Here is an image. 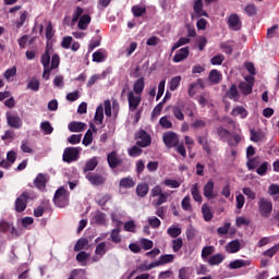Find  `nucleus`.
Here are the masks:
<instances>
[{"label":"nucleus","instance_id":"6ab92c4d","mask_svg":"<svg viewBox=\"0 0 279 279\" xmlns=\"http://www.w3.org/2000/svg\"><path fill=\"white\" fill-rule=\"evenodd\" d=\"M99 165V157H93L89 160L86 161L83 173H88L89 171H95L97 169V166Z\"/></svg>","mask_w":279,"mask_h":279},{"label":"nucleus","instance_id":"69168bd1","mask_svg":"<svg viewBox=\"0 0 279 279\" xmlns=\"http://www.w3.org/2000/svg\"><path fill=\"white\" fill-rule=\"evenodd\" d=\"M90 143H93V131L88 130L83 138V145H85V147H88Z\"/></svg>","mask_w":279,"mask_h":279},{"label":"nucleus","instance_id":"39448f33","mask_svg":"<svg viewBox=\"0 0 279 279\" xmlns=\"http://www.w3.org/2000/svg\"><path fill=\"white\" fill-rule=\"evenodd\" d=\"M51 51H53V48L47 46L40 60L44 66V75H48V76L51 74V69H49V64L51 63ZM48 76L46 77V80H49Z\"/></svg>","mask_w":279,"mask_h":279},{"label":"nucleus","instance_id":"dca6fc26","mask_svg":"<svg viewBox=\"0 0 279 279\" xmlns=\"http://www.w3.org/2000/svg\"><path fill=\"white\" fill-rule=\"evenodd\" d=\"M189 53H191V51L189 50V47H184L179 49L174 57L172 58V62H182L183 60H186V58H189Z\"/></svg>","mask_w":279,"mask_h":279},{"label":"nucleus","instance_id":"473e14b6","mask_svg":"<svg viewBox=\"0 0 279 279\" xmlns=\"http://www.w3.org/2000/svg\"><path fill=\"white\" fill-rule=\"evenodd\" d=\"M94 223L97 226H105L106 225V215L102 211H96L93 217Z\"/></svg>","mask_w":279,"mask_h":279},{"label":"nucleus","instance_id":"774afa93","mask_svg":"<svg viewBox=\"0 0 279 279\" xmlns=\"http://www.w3.org/2000/svg\"><path fill=\"white\" fill-rule=\"evenodd\" d=\"M179 279H191L187 267H183L179 270Z\"/></svg>","mask_w":279,"mask_h":279},{"label":"nucleus","instance_id":"423d86ee","mask_svg":"<svg viewBox=\"0 0 279 279\" xmlns=\"http://www.w3.org/2000/svg\"><path fill=\"white\" fill-rule=\"evenodd\" d=\"M32 199L29 192L24 191L16 199H15V211L24 213L27 208V202Z\"/></svg>","mask_w":279,"mask_h":279},{"label":"nucleus","instance_id":"8fccbe9b","mask_svg":"<svg viewBox=\"0 0 279 279\" xmlns=\"http://www.w3.org/2000/svg\"><path fill=\"white\" fill-rule=\"evenodd\" d=\"M223 60H226L223 54H216L210 59V62L214 66H221V64H223Z\"/></svg>","mask_w":279,"mask_h":279},{"label":"nucleus","instance_id":"1a4fd4ad","mask_svg":"<svg viewBox=\"0 0 279 279\" xmlns=\"http://www.w3.org/2000/svg\"><path fill=\"white\" fill-rule=\"evenodd\" d=\"M80 158V148L77 147H68L63 151V162H75Z\"/></svg>","mask_w":279,"mask_h":279},{"label":"nucleus","instance_id":"a211bd4d","mask_svg":"<svg viewBox=\"0 0 279 279\" xmlns=\"http://www.w3.org/2000/svg\"><path fill=\"white\" fill-rule=\"evenodd\" d=\"M226 260V255L223 253H217L211 255L208 259L207 263L210 265V267H215L218 265H221Z\"/></svg>","mask_w":279,"mask_h":279},{"label":"nucleus","instance_id":"393cba45","mask_svg":"<svg viewBox=\"0 0 279 279\" xmlns=\"http://www.w3.org/2000/svg\"><path fill=\"white\" fill-rule=\"evenodd\" d=\"M119 186L121 189H134L136 186V182L132 177L122 178L119 182Z\"/></svg>","mask_w":279,"mask_h":279},{"label":"nucleus","instance_id":"2eb2a0df","mask_svg":"<svg viewBox=\"0 0 279 279\" xmlns=\"http://www.w3.org/2000/svg\"><path fill=\"white\" fill-rule=\"evenodd\" d=\"M34 185L38 191H46L47 189V175L44 173H38L34 180Z\"/></svg>","mask_w":279,"mask_h":279},{"label":"nucleus","instance_id":"052dcab7","mask_svg":"<svg viewBox=\"0 0 279 279\" xmlns=\"http://www.w3.org/2000/svg\"><path fill=\"white\" fill-rule=\"evenodd\" d=\"M121 232V230H119V228L113 229L111 231V241L112 243H121V235L119 234Z\"/></svg>","mask_w":279,"mask_h":279},{"label":"nucleus","instance_id":"e433bc0d","mask_svg":"<svg viewBox=\"0 0 279 279\" xmlns=\"http://www.w3.org/2000/svg\"><path fill=\"white\" fill-rule=\"evenodd\" d=\"M95 122L101 125L104 123V105H99L95 112Z\"/></svg>","mask_w":279,"mask_h":279},{"label":"nucleus","instance_id":"bb28decb","mask_svg":"<svg viewBox=\"0 0 279 279\" xmlns=\"http://www.w3.org/2000/svg\"><path fill=\"white\" fill-rule=\"evenodd\" d=\"M68 128L70 132H84L86 123L73 121L69 123Z\"/></svg>","mask_w":279,"mask_h":279},{"label":"nucleus","instance_id":"0eeeda50","mask_svg":"<svg viewBox=\"0 0 279 279\" xmlns=\"http://www.w3.org/2000/svg\"><path fill=\"white\" fill-rule=\"evenodd\" d=\"M85 178L93 186H104L107 180L105 174L98 172H88Z\"/></svg>","mask_w":279,"mask_h":279},{"label":"nucleus","instance_id":"a19ab883","mask_svg":"<svg viewBox=\"0 0 279 279\" xmlns=\"http://www.w3.org/2000/svg\"><path fill=\"white\" fill-rule=\"evenodd\" d=\"M213 254H215V246L207 245V246L203 247L201 256H202L203 260H206V258H208V256H213Z\"/></svg>","mask_w":279,"mask_h":279},{"label":"nucleus","instance_id":"49530a36","mask_svg":"<svg viewBox=\"0 0 279 279\" xmlns=\"http://www.w3.org/2000/svg\"><path fill=\"white\" fill-rule=\"evenodd\" d=\"M181 206L183 210L191 213V210H193V206L191 205V196H185L181 202Z\"/></svg>","mask_w":279,"mask_h":279},{"label":"nucleus","instance_id":"0e129e2a","mask_svg":"<svg viewBox=\"0 0 279 279\" xmlns=\"http://www.w3.org/2000/svg\"><path fill=\"white\" fill-rule=\"evenodd\" d=\"M184 245V242L182 241V239H175L172 241V250L173 252H180V250H182V246Z\"/></svg>","mask_w":279,"mask_h":279},{"label":"nucleus","instance_id":"4c0bfd02","mask_svg":"<svg viewBox=\"0 0 279 279\" xmlns=\"http://www.w3.org/2000/svg\"><path fill=\"white\" fill-rule=\"evenodd\" d=\"M173 260H175V255L173 254L161 255L158 259L159 267L169 263H173Z\"/></svg>","mask_w":279,"mask_h":279},{"label":"nucleus","instance_id":"4d7b16f0","mask_svg":"<svg viewBox=\"0 0 279 279\" xmlns=\"http://www.w3.org/2000/svg\"><path fill=\"white\" fill-rule=\"evenodd\" d=\"M95 254L97 256H105V254H106V242H100L99 244H97L96 250H95Z\"/></svg>","mask_w":279,"mask_h":279},{"label":"nucleus","instance_id":"4be33fe9","mask_svg":"<svg viewBox=\"0 0 279 279\" xmlns=\"http://www.w3.org/2000/svg\"><path fill=\"white\" fill-rule=\"evenodd\" d=\"M149 193V184L147 182L138 183L136 186V195L137 197H147Z\"/></svg>","mask_w":279,"mask_h":279},{"label":"nucleus","instance_id":"7c9ffc66","mask_svg":"<svg viewBox=\"0 0 279 279\" xmlns=\"http://www.w3.org/2000/svg\"><path fill=\"white\" fill-rule=\"evenodd\" d=\"M260 165V157L256 156V157H251L248 158L247 162H246V167L248 169V171H254V169H256V167H258Z\"/></svg>","mask_w":279,"mask_h":279},{"label":"nucleus","instance_id":"603ef678","mask_svg":"<svg viewBox=\"0 0 279 279\" xmlns=\"http://www.w3.org/2000/svg\"><path fill=\"white\" fill-rule=\"evenodd\" d=\"M167 233L169 234V236H171L172 239H178V236H180V234H182V229L178 228V227H172L169 228Z\"/></svg>","mask_w":279,"mask_h":279},{"label":"nucleus","instance_id":"864d4df0","mask_svg":"<svg viewBox=\"0 0 279 279\" xmlns=\"http://www.w3.org/2000/svg\"><path fill=\"white\" fill-rule=\"evenodd\" d=\"M165 108V99L160 101L151 111V117H160V112H162V109Z\"/></svg>","mask_w":279,"mask_h":279},{"label":"nucleus","instance_id":"f704fd0d","mask_svg":"<svg viewBox=\"0 0 279 279\" xmlns=\"http://www.w3.org/2000/svg\"><path fill=\"white\" fill-rule=\"evenodd\" d=\"M27 88L34 93H38V90H40V81L36 77H32L27 84Z\"/></svg>","mask_w":279,"mask_h":279},{"label":"nucleus","instance_id":"bf43d9fd","mask_svg":"<svg viewBox=\"0 0 279 279\" xmlns=\"http://www.w3.org/2000/svg\"><path fill=\"white\" fill-rule=\"evenodd\" d=\"M242 193H244L245 196H247V199L251 202H254L256 199V192L252 191L250 187H244L242 190Z\"/></svg>","mask_w":279,"mask_h":279},{"label":"nucleus","instance_id":"f257e3e1","mask_svg":"<svg viewBox=\"0 0 279 279\" xmlns=\"http://www.w3.org/2000/svg\"><path fill=\"white\" fill-rule=\"evenodd\" d=\"M220 141H227L229 147H238L239 143L243 140L240 134H232L228 129L218 126L216 130Z\"/></svg>","mask_w":279,"mask_h":279},{"label":"nucleus","instance_id":"c756f323","mask_svg":"<svg viewBox=\"0 0 279 279\" xmlns=\"http://www.w3.org/2000/svg\"><path fill=\"white\" fill-rule=\"evenodd\" d=\"M248 265H251V263L245 259H235L229 264V267L231 269H241V267H248Z\"/></svg>","mask_w":279,"mask_h":279},{"label":"nucleus","instance_id":"c9c22d12","mask_svg":"<svg viewBox=\"0 0 279 279\" xmlns=\"http://www.w3.org/2000/svg\"><path fill=\"white\" fill-rule=\"evenodd\" d=\"M232 117H241V119L247 118V110L244 107H235L231 111Z\"/></svg>","mask_w":279,"mask_h":279},{"label":"nucleus","instance_id":"338daca9","mask_svg":"<svg viewBox=\"0 0 279 279\" xmlns=\"http://www.w3.org/2000/svg\"><path fill=\"white\" fill-rule=\"evenodd\" d=\"M15 75H16V66H13V68H11V69H8V70L4 72V74H3L4 78H5L8 82H10V78H11V77H15Z\"/></svg>","mask_w":279,"mask_h":279},{"label":"nucleus","instance_id":"13d9d810","mask_svg":"<svg viewBox=\"0 0 279 279\" xmlns=\"http://www.w3.org/2000/svg\"><path fill=\"white\" fill-rule=\"evenodd\" d=\"M220 49L221 51H223V53H227L228 56H231L232 51L234 50L232 45H230L229 43H221Z\"/></svg>","mask_w":279,"mask_h":279},{"label":"nucleus","instance_id":"6e6552de","mask_svg":"<svg viewBox=\"0 0 279 279\" xmlns=\"http://www.w3.org/2000/svg\"><path fill=\"white\" fill-rule=\"evenodd\" d=\"M135 140L138 147H149L151 145V136L145 130H140L135 134Z\"/></svg>","mask_w":279,"mask_h":279},{"label":"nucleus","instance_id":"37998d69","mask_svg":"<svg viewBox=\"0 0 279 279\" xmlns=\"http://www.w3.org/2000/svg\"><path fill=\"white\" fill-rule=\"evenodd\" d=\"M239 88L242 95H252V88H254V86L246 84L245 82H240Z\"/></svg>","mask_w":279,"mask_h":279},{"label":"nucleus","instance_id":"f8f14e48","mask_svg":"<svg viewBox=\"0 0 279 279\" xmlns=\"http://www.w3.org/2000/svg\"><path fill=\"white\" fill-rule=\"evenodd\" d=\"M7 123L10 128H13L14 130H21L23 128V120H21V117L13 116L11 113H7Z\"/></svg>","mask_w":279,"mask_h":279},{"label":"nucleus","instance_id":"ea45409f","mask_svg":"<svg viewBox=\"0 0 279 279\" xmlns=\"http://www.w3.org/2000/svg\"><path fill=\"white\" fill-rule=\"evenodd\" d=\"M264 136L265 134L263 133V131L251 130V141L253 143H260Z\"/></svg>","mask_w":279,"mask_h":279},{"label":"nucleus","instance_id":"9b49d317","mask_svg":"<svg viewBox=\"0 0 279 279\" xmlns=\"http://www.w3.org/2000/svg\"><path fill=\"white\" fill-rule=\"evenodd\" d=\"M107 162L110 169H117V167L123 165V159L119 157V154L116 150H113L107 155Z\"/></svg>","mask_w":279,"mask_h":279},{"label":"nucleus","instance_id":"de8ad7c7","mask_svg":"<svg viewBox=\"0 0 279 279\" xmlns=\"http://www.w3.org/2000/svg\"><path fill=\"white\" fill-rule=\"evenodd\" d=\"M180 82H182V76H174L171 78L170 81V90H178L179 86H180Z\"/></svg>","mask_w":279,"mask_h":279},{"label":"nucleus","instance_id":"5fc2aeb1","mask_svg":"<svg viewBox=\"0 0 279 279\" xmlns=\"http://www.w3.org/2000/svg\"><path fill=\"white\" fill-rule=\"evenodd\" d=\"M82 14H84V9L82 7H76L73 17H72V23H77L82 19Z\"/></svg>","mask_w":279,"mask_h":279},{"label":"nucleus","instance_id":"6e6d98bb","mask_svg":"<svg viewBox=\"0 0 279 279\" xmlns=\"http://www.w3.org/2000/svg\"><path fill=\"white\" fill-rule=\"evenodd\" d=\"M40 128L45 134H52L53 133V126H51V123L49 121L41 122Z\"/></svg>","mask_w":279,"mask_h":279},{"label":"nucleus","instance_id":"b1692460","mask_svg":"<svg viewBox=\"0 0 279 279\" xmlns=\"http://www.w3.org/2000/svg\"><path fill=\"white\" fill-rule=\"evenodd\" d=\"M134 95H143L145 90V77H140L133 85Z\"/></svg>","mask_w":279,"mask_h":279},{"label":"nucleus","instance_id":"c85d7f7f","mask_svg":"<svg viewBox=\"0 0 279 279\" xmlns=\"http://www.w3.org/2000/svg\"><path fill=\"white\" fill-rule=\"evenodd\" d=\"M225 97H227V99H232L233 101H239V89L234 84L226 92Z\"/></svg>","mask_w":279,"mask_h":279},{"label":"nucleus","instance_id":"aec40b11","mask_svg":"<svg viewBox=\"0 0 279 279\" xmlns=\"http://www.w3.org/2000/svg\"><path fill=\"white\" fill-rule=\"evenodd\" d=\"M241 251V242L239 240H233L226 245L227 254H236Z\"/></svg>","mask_w":279,"mask_h":279},{"label":"nucleus","instance_id":"09e8293b","mask_svg":"<svg viewBox=\"0 0 279 279\" xmlns=\"http://www.w3.org/2000/svg\"><path fill=\"white\" fill-rule=\"evenodd\" d=\"M167 199H169V193H160V195L158 196V199L155 202V206L156 207H160L162 206V204H167Z\"/></svg>","mask_w":279,"mask_h":279},{"label":"nucleus","instance_id":"58836bf2","mask_svg":"<svg viewBox=\"0 0 279 279\" xmlns=\"http://www.w3.org/2000/svg\"><path fill=\"white\" fill-rule=\"evenodd\" d=\"M132 13H133V16H135V19H138V17L143 16V14L147 13V9L145 7H141V5H133Z\"/></svg>","mask_w":279,"mask_h":279},{"label":"nucleus","instance_id":"72a5a7b5","mask_svg":"<svg viewBox=\"0 0 279 279\" xmlns=\"http://www.w3.org/2000/svg\"><path fill=\"white\" fill-rule=\"evenodd\" d=\"M208 78L213 84H219L221 82V72L219 70H211Z\"/></svg>","mask_w":279,"mask_h":279},{"label":"nucleus","instance_id":"680f3d73","mask_svg":"<svg viewBox=\"0 0 279 279\" xmlns=\"http://www.w3.org/2000/svg\"><path fill=\"white\" fill-rule=\"evenodd\" d=\"M141 154H143V149L141 147L137 146H133L130 150H129V156H131V158H136L137 156H141Z\"/></svg>","mask_w":279,"mask_h":279},{"label":"nucleus","instance_id":"79ce46f5","mask_svg":"<svg viewBox=\"0 0 279 279\" xmlns=\"http://www.w3.org/2000/svg\"><path fill=\"white\" fill-rule=\"evenodd\" d=\"M159 125H161L163 130H171V128H173V122L169 120V117L163 116L159 119Z\"/></svg>","mask_w":279,"mask_h":279},{"label":"nucleus","instance_id":"cd10ccee","mask_svg":"<svg viewBox=\"0 0 279 279\" xmlns=\"http://www.w3.org/2000/svg\"><path fill=\"white\" fill-rule=\"evenodd\" d=\"M90 21H92L90 15L88 14L82 15L77 24L78 29H83V31L88 29V25H90Z\"/></svg>","mask_w":279,"mask_h":279},{"label":"nucleus","instance_id":"f3484780","mask_svg":"<svg viewBox=\"0 0 279 279\" xmlns=\"http://www.w3.org/2000/svg\"><path fill=\"white\" fill-rule=\"evenodd\" d=\"M228 25L234 32H239L241 29V17L236 13L231 14L228 19Z\"/></svg>","mask_w":279,"mask_h":279},{"label":"nucleus","instance_id":"5701e85b","mask_svg":"<svg viewBox=\"0 0 279 279\" xmlns=\"http://www.w3.org/2000/svg\"><path fill=\"white\" fill-rule=\"evenodd\" d=\"M193 10L198 16H208V13L204 10V0H196Z\"/></svg>","mask_w":279,"mask_h":279},{"label":"nucleus","instance_id":"3c124183","mask_svg":"<svg viewBox=\"0 0 279 279\" xmlns=\"http://www.w3.org/2000/svg\"><path fill=\"white\" fill-rule=\"evenodd\" d=\"M104 60H106L104 50L99 49L93 53V62H104Z\"/></svg>","mask_w":279,"mask_h":279},{"label":"nucleus","instance_id":"f03ea898","mask_svg":"<svg viewBox=\"0 0 279 279\" xmlns=\"http://www.w3.org/2000/svg\"><path fill=\"white\" fill-rule=\"evenodd\" d=\"M257 206L260 217H264V219H269V217H271V213H274V203H271L269 198L260 197Z\"/></svg>","mask_w":279,"mask_h":279},{"label":"nucleus","instance_id":"2f4dec72","mask_svg":"<svg viewBox=\"0 0 279 279\" xmlns=\"http://www.w3.org/2000/svg\"><path fill=\"white\" fill-rule=\"evenodd\" d=\"M202 214L205 221H213V211L210 210V206L208 204H203L202 206Z\"/></svg>","mask_w":279,"mask_h":279},{"label":"nucleus","instance_id":"412c9836","mask_svg":"<svg viewBox=\"0 0 279 279\" xmlns=\"http://www.w3.org/2000/svg\"><path fill=\"white\" fill-rule=\"evenodd\" d=\"M182 110H184L183 104L172 107V114L177 121H184V112Z\"/></svg>","mask_w":279,"mask_h":279},{"label":"nucleus","instance_id":"ddd939ff","mask_svg":"<svg viewBox=\"0 0 279 279\" xmlns=\"http://www.w3.org/2000/svg\"><path fill=\"white\" fill-rule=\"evenodd\" d=\"M203 195L207 199H215L217 197V193L215 192V182L213 180H209L205 185L203 190Z\"/></svg>","mask_w":279,"mask_h":279},{"label":"nucleus","instance_id":"4468645a","mask_svg":"<svg viewBox=\"0 0 279 279\" xmlns=\"http://www.w3.org/2000/svg\"><path fill=\"white\" fill-rule=\"evenodd\" d=\"M198 88H201L202 90H204V88H206V86L204 85L203 78H198L195 83L190 84L189 90H187L189 96L195 97Z\"/></svg>","mask_w":279,"mask_h":279},{"label":"nucleus","instance_id":"a878e982","mask_svg":"<svg viewBox=\"0 0 279 279\" xmlns=\"http://www.w3.org/2000/svg\"><path fill=\"white\" fill-rule=\"evenodd\" d=\"M191 195H192L194 202L202 204L203 197H202V194L199 193V184L195 183L192 185Z\"/></svg>","mask_w":279,"mask_h":279},{"label":"nucleus","instance_id":"c03bdc74","mask_svg":"<svg viewBox=\"0 0 279 279\" xmlns=\"http://www.w3.org/2000/svg\"><path fill=\"white\" fill-rule=\"evenodd\" d=\"M85 245H88V239H86V238L78 239L74 245V252H82V250H84Z\"/></svg>","mask_w":279,"mask_h":279},{"label":"nucleus","instance_id":"9d476101","mask_svg":"<svg viewBox=\"0 0 279 279\" xmlns=\"http://www.w3.org/2000/svg\"><path fill=\"white\" fill-rule=\"evenodd\" d=\"M141 101H143V98L141 95L134 94V92L128 93V102H129V110L130 112H136L138 110V106H141Z\"/></svg>","mask_w":279,"mask_h":279},{"label":"nucleus","instance_id":"20e7f679","mask_svg":"<svg viewBox=\"0 0 279 279\" xmlns=\"http://www.w3.org/2000/svg\"><path fill=\"white\" fill-rule=\"evenodd\" d=\"M162 141L167 149H171L173 147H178V144L180 143V137L178 136V133L168 131L163 133Z\"/></svg>","mask_w":279,"mask_h":279},{"label":"nucleus","instance_id":"7ed1b4c3","mask_svg":"<svg viewBox=\"0 0 279 279\" xmlns=\"http://www.w3.org/2000/svg\"><path fill=\"white\" fill-rule=\"evenodd\" d=\"M69 191L64 187H60L54 193L53 203L58 208H64L65 206H69Z\"/></svg>","mask_w":279,"mask_h":279},{"label":"nucleus","instance_id":"e2e57ef3","mask_svg":"<svg viewBox=\"0 0 279 279\" xmlns=\"http://www.w3.org/2000/svg\"><path fill=\"white\" fill-rule=\"evenodd\" d=\"M244 10L248 16H256L258 12L255 4H247Z\"/></svg>","mask_w":279,"mask_h":279},{"label":"nucleus","instance_id":"a18cd8bd","mask_svg":"<svg viewBox=\"0 0 279 279\" xmlns=\"http://www.w3.org/2000/svg\"><path fill=\"white\" fill-rule=\"evenodd\" d=\"M278 252H279V244H275L272 247L263 252V256H268V258H274V256H276Z\"/></svg>","mask_w":279,"mask_h":279}]
</instances>
